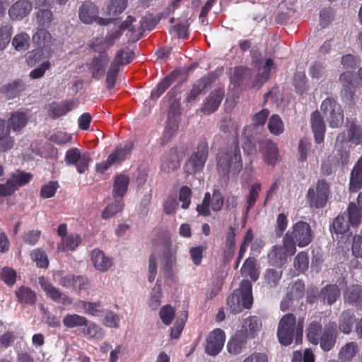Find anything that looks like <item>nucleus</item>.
<instances>
[{
    "label": "nucleus",
    "instance_id": "f257e3e1",
    "mask_svg": "<svg viewBox=\"0 0 362 362\" xmlns=\"http://www.w3.org/2000/svg\"><path fill=\"white\" fill-rule=\"evenodd\" d=\"M216 165L218 173L222 177L228 176L231 170L240 171L243 163L237 137L230 146L219 151Z\"/></svg>",
    "mask_w": 362,
    "mask_h": 362
},
{
    "label": "nucleus",
    "instance_id": "f03ea898",
    "mask_svg": "<svg viewBox=\"0 0 362 362\" xmlns=\"http://www.w3.org/2000/svg\"><path fill=\"white\" fill-rule=\"evenodd\" d=\"M269 112L263 109L252 117L253 124L244 128L242 136L243 139V148L247 154H251L255 148V144L259 139V127L264 125Z\"/></svg>",
    "mask_w": 362,
    "mask_h": 362
},
{
    "label": "nucleus",
    "instance_id": "7ed1b4c3",
    "mask_svg": "<svg viewBox=\"0 0 362 362\" xmlns=\"http://www.w3.org/2000/svg\"><path fill=\"white\" fill-rule=\"evenodd\" d=\"M209 151L206 139H200L194 152L184 165L185 173L188 175H193L202 171L209 157Z\"/></svg>",
    "mask_w": 362,
    "mask_h": 362
},
{
    "label": "nucleus",
    "instance_id": "20e7f679",
    "mask_svg": "<svg viewBox=\"0 0 362 362\" xmlns=\"http://www.w3.org/2000/svg\"><path fill=\"white\" fill-rule=\"evenodd\" d=\"M330 185L325 179H320L314 187L308 189L306 199L311 209H322L328 201Z\"/></svg>",
    "mask_w": 362,
    "mask_h": 362
},
{
    "label": "nucleus",
    "instance_id": "39448f33",
    "mask_svg": "<svg viewBox=\"0 0 362 362\" xmlns=\"http://www.w3.org/2000/svg\"><path fill=\"white\" fill-rule=\"evenodd\" d=\"M277 337L283 346H288L295 339L296 343L297 329L296 328V316L292 313L284 315L279 322Z\"/></svg>",
    "mask_w": 362,
    "mask_h": 362
},
{
    "label": "nucleus",
    "instance_id": "423d86ee",
    "mask_svg": "<svg viewBox=\"0 0 362 362\" xmlns=\"http://www.w3.org/2000/svg\"><path fill=\"white\" fill-rule=\"evenodd\" d=\"M32 178L33 175L30 173L20 170L11 173L5 183L0 184V197L11 196L20 187L29 183Z\"/></svg>",
    "mask_w": 362,
    "mask_h": 362
},
{
    "label": "nucleus",
    "instance_id": "0eeeda50",
    "mask_svg": "<svg viewBox=\"0 0 362 362\" xmlns=\"http://www.w3.org/2000/svg\"><path fill=\"white\" fill-rule=\"evenodd\" d=\"M321 110L330 127L337 128L341 126L344 122V111L335 99H325L321 104Z\"/></svg>",
    "mask_w": 362,
    "mask_h": 362
},
{
    "label": "nucleus",
    "instance_id": "6e6552de",
    "mask_svg": "<svg viewBox=\"0 0 362 362\" xmlns=\"http://www.w3.org/2000/svg\"><path fill=\"white\" fill-rule=\"evenodd\" d=\"M91 160L88 152L81 153L78 148H69L66 151L64 157L66 165L76 166L79 174H83L88 170Z\"/></svg>",
    "mask_w": 362,
    "mask_h": 362
},
{
    "label": "nucleus",
    "instance_id": "1a4fd4ad",
    "mask_svg": "<svg viewBox=\"0 0 362 362\" xmlns=\"http://www.w3.org/2000/svg\"><path fill=\"white\" fill-rule=\"evenodd\" d=\"M297 242L299 247L308 246L313 240V231L309 223L299 221L287 232Z\"/></svg>",
    "mask_w": 362,
    "mask_h": 362
},
{
    "label": "nucleus",
    "instance_id": "9d476101",
    "mask_svg": "<svg viewBox=\"0 0 362 362\" xmlns=\"http://www.w3.org/2000/svg\"><path fill=\"white\" fill-rule=\"evenodd\" d=\"M59 284L66 288H71L78 293L87 291L90 287V283L87 276L83 275L66 274L59 279Z\"/></svg>",
    "mask_w": 362,
    "mask_h": 362
},
{
    "label": "nucleus",
    "instance_id": "9b49d317",
    "mask_svg": "<svg viewBox=\"0 0 362 362\" xmlns=\"http://www.w3.org/2000/svg\"><path fill=\"white\" fill-rule=\"evenodd\" d=\"M226 340L225 332L220 328L212 330L206 339L205 352L210 356H216L222 350Z\"/></svg>",
    "mask_w": 362,
    "mask_h": 362
},
{
    "label": "nucleus",
    "instance_id": "f8f14e48",
    "mask_svg": "<svg viewBox=\"0 0 362 362\" xmlns=\"http://www.w3.org/2000/svg\"><path fill=\"white\" fill-rule=\"evenodd\" d=\"M39 284L46 295L55 302H59L64 305H71L73 299L68 295L62 293L60 290L45 279V277L39 279Z\"/></svg>",
    "mask_w": 362,
    "mask_h": 362
},
{
    "label": "nucleus",
    "instance_id": "ddd939ff",
    "mask_svg": "<svg viewBox=\"0 0 362 362\" xmlns=\"http://www.w3.org/2000/svg\"><path fill=\"white\" fill-rule=\"evenodd\" d=\"M338 334L337 326L335 322H329L325 325L320 337V344L325 351H330L334 346Z\"/></svg>",
    "mask_w": 362,
    "mask_h": 362
},
{
    "label": "nucleus",
    "instance_id": "4468645a",
    "mask_svg": "<svg viewBox=\"0 0 362 362\" xmlns=\"http://www.w3.org/2000/svg\"><path fill=\"white\" fill-rule=\"evenodd\" d=\"M259 150L262 154L264 161L268 165L274 166L279 160V149L276 145L268 139L257 140Z\"/></svg>",
    "mask_w": 362,
    "mask_h": 362
},
{
    "label": "nucleus",
    "instance_id": "2eb2a0df",
    "mask_svg": "<svg viewBox=\"0 0 362 362\" xmlns=\"http://www.w3.org/2000/svg\"><path fill=\"white\" fill-rule=\"evenodd\" d=\"M247 339L248 336L246 331H243V329L237 331L227 344L228 352L233 355L240 354L245 349Z\"/></svg>",
    "mask_w": 362,
    "mask_h": 362
},
{
    "label": "nucleus",
    "instance_id": "dca6fc26",
    "mask_svg": "<svg viewBox=\"0 0 362 362\" xmlns=\"http://www.w3.org/2000/svg\"><path fill=\"white\" fill-rule=\"evenodd\" d=\"M32 8L29 0H18L10 7L8 15L12 20H21L30 13Z\"/></svg>",
    "mask_w": 362,
    "mask_h": 362
},
{
    "label": "nucleus",
    "instance_id": "f3484780",
    "mask_svg": "<svg viewBox=\"0 0 362 362\" xmlns=\"http://www.w3.org/2000/svg\"><path fill=\"white\" fill-rule=\"evenodd\" d=\"M98 14V7L94 3L89 1H84L78 10V17L86 24H90L95 21Z\"/></svg>",
    "mask_w": 362,
    "mask_h": 362
},
{
    "label": "nucleus",
    "instance_id": "a211bd4d",
    "mask_svg": "<svg viewBox=\"0 0 362 362\" xmlns=\"http://www.w3.org/2000/svg\"><path fill=\"white\" fill-rule=\"evenodd\" d=\"M223 89L218 88L214 91H212L206 98V102L202 107V112H203L204 115H209L215 112L219 107L221 101L223 99Z\"/></svg>",
    "mask_w": 362,
    "mask_h": 362
},
{
    "label": "nucleus",
    "instance_id": "6ab92c4d",
    "mask_svg": "<svg viewBox=\"0 0 362 362\" xmlns=\"http://www.w3.org/2000/svg\"><path fill=\"white\" fill-rule=\"evenodd\" d=\"M214 81L213 74H208L197 81L192 86L189 93L187 96V102L195 100L197 97L205 93L206 89L211 85Z\"/></svg>",
    "mask_w": 362,
    "mask_h": 362
},
{
    "label": "nucleus",
    "instance_id": "aec40b11",
    "mask_svg": "<svg viewBox=\"0 0 362 362\" xmlns=\"http://www.w3.org/2000/svg\"><path fill=\"white\" fill-rule=\"evenodd\" d=\"M341 296V291L337 284H329L321 288L318 293L319 299L329 305H333Z\"/></svg>",
    "mask_w": 362,
    "mask_h": 362
},
{
    "label": "nucleus",
    "instance_id": "412c9836",
    "mask_svg": "<svg viewBox=\"0 0 362 362\" xmlns=\"http://www.w3.org/2000/svg\"><path fill=\"white\" fill-rule=\"evenodd\" d=\"M345 303L354 305L358 309L362 308V286L353 284L346 288L344 292Z\"/></svg>",
    "mask_w": 362,
    "mask_h": 362
},
{
    "label": "nucleus",
    "instance_id": "4be33fe9",
    "mask_svg": "<svg viewBox=\"0 0 362 362\" xmlns=\"http://www.w3.org/2000/svg\"><path fill=\"white\" fill-rule=\"evenodd\" d=\"M362 189V156H361L354 165L350 173L349 190L350 192H356Z\"/></svg>",
    "mask_w": 362,
    "mask_h": 362
},
{
    "label": "nucleus",
    "instance_id": "5701e85b",
    "mask_svg": "<svg viewBox=\"0 0 362 362\" xmlns=\"http://www.w3.org/2000/svg\"><path fill=\"white\" fill-rule=\"evenodd\" d=\"M311 126L315 142L319 144L322 143L325 138V124L317 110L314 111L311 115Z\"/></svg>",
    "mask_w": 362,
    "mask_h": 362
},
{
    "label": "nucleus",
    "instance_id": "b1692460",
    "mask_svg": "<svg viewBox=\"0 0 362 362\" xmlns=\"http://www.w3.org/2000/svg\"><path fill=\"white\" fill-rule=\"evenodd\" d=\"M98 57H95L90 64L92 77L99 79L105 73V67L109 61V57L105 52H99Z\"/></svg>",
    "mask_w": 362,
    "mask_h": 362
},
{
    "label": "nucleus",
    "instance_id": "393cba45",
    "mask_svg": "<svg viewBox=\"0 0 362 362\" xmlns=\"http://www.w3.org/2000/svg\"><path fill=\"white\" fill-rule=\"evenodd\" d=\"M173 107V106L172 105L168 115L167 124L163 132V140L165 142L169 141L174 136L179 127L177 117L180 115V112H172Z\"/></svg>",
    "mask_w": 362,
    "mask_h": 362
},
{
    "label": "nucleus",
    "instance_id": "a878e982",
    "mask_svg": "<svg viewBox=\"0 0 362 362\" xmlns=\"http://www.w3.org/2000/svg\"><path fill=\"white\" fill-rule=\"evenodd\" d=\"M76 105V103L74 100H66L60 103H53L49 110V115L53 119L64 116Z\"/></svg>",
    "mask_w": 362,
    "mask_h": 362
},
{
    "label": "nucleus",
    "instance_id": "bb28decb",
    "mask_svg": "<svg viewBox=\"0 0 362 362\" xmlns=\"http://www.w3.org/2000/svg\"><path fill=\"white\" fill-rule=\"evenodd\" d=\"M252 288V284L249 280H243L240 288L236 290L240 296V304L243 305V310L250 308L253 303Z\"/></svg>",
    "mask_w": 362,
    "mask_h": 362
},
{
    "label": "nucleus",
    "instance_id": "cd10ccee",
    "mask_svg": "<svg viewBox=\"0 0 362 362\" xmlns=\"http://www.w3.org/2000/svg\"><path fill=\"white\" fill-rule=\"evenodd\" d=\"M17 300L21 304L34 305L37 301L35 291L25 286H21L15 291Z\"/></svg>",
    "mask_w": 362,
    "mask_h": 362
},
{
    "label": "nucleus",
    "instance_id": "c85d7f7f",
    "mask_svg": "<svg viewBox=\"0 0 362 362\" xmlns=\"http://www.w3.org/2000/svg\"><path fill=\"white\" fill-rule=\"evenodd\" d=\"M91 260L95 268L100 272H106L112 266V259L105 256L104 252L98 249H95L91 252Z\"/></svg>",
    "mask_w": 362,
    "mask_h": 362
},
{
    "label": "nucleus",
    "instance_id": "c756f323",
    "mask_svg": "<svg viewBox=\"0 0 362 362\" xmlns=\"http://www.w3.org/2000/svg\"><path fill=\"white\" fill-rule=\"evenodd\" d=\"M129 184V177L125 175H117L115 177L112 196L115 199H122L126 194Z\"/></svg>",
    "mask_w": 362,
    "mask_h": 362
},
{
    "label": "nucleus",
    "instance_id": "7c9ffc66",
    "mask_svg": "<svg viewBox=\"0 0 362 362\" xmlns=\"http://www.w3.org/2000/svg\"><path fill=\"white\" fill-rule=\"evenodd\" d=\"M9 126L6 125L4 119H0V152H5L11 149L14 144V139L10 136Z\"/></svg>",
    "mask_w": 362,
    "mask_h": 362
},
{
    "label": "nucleus",
    "instance_id": "2f4dec72",
    "mask_svg": "<svg viewBox=\"0 0 362 362\" xmlns=\"http://www.w3.org/2000/svg\"><path fill=\"white\" fill-rule=\"evenodd\" d=\"M177 77L176 71H172L167 76H165L160 82L158 83L151 93V99H158L175 81Z\"/></svg>",
    "mask_w": 362,
    "mask_h": 362
},
{
    "label": "nucleus",
    "instance_id": "473e14b6",
    "mask_svg": "<svg viewBox=\"0 0 362 362\" xmlns=\"http://www.w3.org/2000/svg\"><path fill=\"white\" fill-rule=\"evenodd\" d=\"M355 322V315L352 311L350 310L343 311L339 318V330L344 334H349Z\"/></svg>",
    "mask_w": 362,
    "mask_h": 362
},
{
    "label": "nucleus",
    "instance_id": "72a5a7b5",
    "mask_svg": "<svg viewBox=\"0 0 362 362\" xmlns=\"http://www.w3.org/2000/svg\"><path fill=\"white\" fill-rule=\"evenodd\" d=\"M122 32L119 28L116 30L108 32L103 40L99 45H94L93 49L95 52H100L102 49L105 52L112 46L114 45L115 42L120 38L122 35Z\"/></svg>",
    "mask_w": 362,
    "mask_h": 362
},
{
    "label": "nucleus",
    "instance_id": "f704fd0d",
    "mask_svg": "<svg viewBox=\"0 0 362 362\" xmlns=\"http://www.w3.org/2000/svg\"><path fill=\"white\" fill-rule=\"evenodd\" d=\"M268 261L272 265L281 267L287 260V255L284 252L281 245H274L268 253Z\"/></svg>",
    "mask_w": 362,
    "mask_h": 362
},
{
    "label": "nucleus",
    "instance_id": "c9c22d12",
    "mask_svg": "<svg viewBox=\"0 0 362 362\" xmlns=\"http://www.w3.org/2000/svg\"><path fill=\"white\" fill-rule=\"evenodd\" d=\"M305 332L308 341L313 345H317L323 332L321 323L317 321L311 322L308 325Z\"/></svg>",
    "mask_w": 362,
    "mask_h": 362
},
{
    "label": "nucleus",
    "instance_id": "e433bc0d",
    "mask_svg": "<svg viewBox=\"0 0 362 362\" xmlns=\"http://www.w3.org/2000/svg\"><path fill=\"white\" fill-rule=\"evenodd\" d=\"M28 122L27 115L21 111L13 112L8 121V125L14 132H19L25 127Z\"/></svg>",
    "mask_w": 362,
    "mask_h": 362
},
{
    "label": "nucleus",
    "instance_id": "4c0bfd02",
    "mask_svg": "<svg viewBox=\"0 0 362 362\" xmlns=\"http://www.w3.org/2000/svg\"><path fill=\"white\" fill-rule=\"evenodd\" d=\"M81 237L76 233H71L61 240V243L57 245L59 251L65 252L67 250H74L81 243Z\"/></svg>",
    "mask_w": 362,
    "mask_h": 362
},
{
    "label": "nucleus",
    "instance_id": "58836bf2",
    "mask_svg": "<svg viewBox=\"0 0 362 362\" xmlns=\"http://www.w3.org/2000/svg\"><path fill=\"white\" fill-rule=\"evenodd\" d=\"M349 227L346 214L344 212L334 218L332 224L330 226V232L336 234H344L349 230Z\"/></svg>",
    "mask_w": 362,
    "mask_h": 362
},
{
    "label": "nucleus",
    "instance_id": "ea45409f",
    "mask_svg": "<svg viewBox=\"0 0 362 362\" xmlns=\"http://www.w3.org/2000/svg\"><path fill=\"white\" fill-rule=\"evenodd\" d=\"M79 305L87 315L94 317H101L103 316L105 313V310L103 308V305L100 301L90 302L80 300Z\"/></svg>",
    "mask_w": 362,
    "mask_h": 362
},
{
    "label": "nucleus",
    "instance_id": "a19ab883",
    "mask_svg": "<svg viewBox=\"0 0 362 362\" xmlns=\"http://www.w3.org/2000/svg\"><path fill=\"white\" fill-rule=\"evenodd\" d=\"M282 270L267 269L264 273V284L269 288L277 287L282 277Z\"/></svg>",
    "mask_w": 362,
    "mask_h": 362
},
{
    "label": "nucleus",
    "instance_id": "79ce46f5",
    "mask_svg": "<svg viewBox=\"0 0 362 362\" xmlns=\"http://www.w3.org/2000/svg\"><path fill=\"white\" fill-rule=\"evenodd\" d=\"M243 328L247 332L248 337L254 338L262 328V321L257 316H250L244 320Z\"/></svg>",
    "mask_w": 362,
    "mask_h": 362
},
{
    "label": "nucleus",
    "instance_id": "37998d69",
    "mask_svg": "<svg viewBox=\"0 0 362 362\" xmlns=\"http://www.w3.org/2000/svg\"><path fill=\"white\" fill-rule=\"evenodd\" d=\"M350 226L357 228L362 222V211L358 210L356 203L350 202L345 211Z\"/></svg>",
    "mask_w": 362,
    "mask_h": 362
},
{
    "label": "nucleus",
    "instance_id": "c03bdc74",
    "mask_svg": "<svg viewBox=\"0 0 362 362\" xmlns=\"http://www.w3.org/2000/svg\"><path fill=\"white\" fill-rule=\"evenodd\" d=\"M180 167L178 155L175 151H170L162 160V170L169 173L177 169Z\"/></svg>",
    "mask_w": 362,
    "mask_h": 362
},
{
    "label": "nucleus",
    "instance_id": "a18cd8bd",
    "mask_svg": "<svg viewBox=\"0 0 362 362\" xmlns=\"http://www.w3.org/2000/svg\"><path fill=\"white\" fill-rule=\"evenodd\" d=\"M134 148V144L132 141H128L124 144L123 147L116 148L110 156L115 163H120L127 159L130 155Z\"/></svg>",
    "mask_w": 362,
    "mask_h": 362
},
{
    "label": "nucleus",
    "instance_id": "49530a36",
    "mask_svg": "<svg viewBox=\"0 0 362 362\" xmlns=\"http://www.w3.org/2000/svg\"><path fill=\"white\" fill-rule=\"evenodd\" d=\"M134 54L129 48H123L117 51L113 61L111 64H116L120 69V66H124L132 62Z\"/></svg>",
    "mask_w": 362,
    "mask_h": 362
},
{
    "label": "nucleus",
    "instance_id": "de8ad7c7",
    "mask_svg": "<svg viewBox=\"0 0 362 362\" xmlns=\"http://www.w3.org/2000/svg\"><path fill=\"white\" fill-rule=\"evenodd\" d=\"M25 90V85L21 81H14L3 87V92L8 99L18 96Z\"/></svg>",
    "mask_w": 362,
    "mask_h": 362
},
{
    "label": "nucleus",
    "instance_id": "09e8293b",
    "mask_svg": "<svg viewBox=\"0 0 362 362\" xmlns=\"http://www.w3.org/2000/svg\"><path fill=\"white\" fill-rule=\"evenodd\" d=\"M63 324L67 328L83 327L88 325V319L78 314H67L63 319Z\"/></svg>",
    "mask_w": 362,
    "mask_h": 362
},
{
    "label": "nucleus",
    "instance_id": "8fccbe9b",
    "mask_svg": "<svg viewBox=\"0 0 362 362\" xmlns=\"http://www.w3.org/2000/svg\"><path fill=\"white\" fill-rule=\"evenodd\" d=\"M124 202L122 199H115V201L108 204L103 211L101 216L103 219L107 220L114 216L117 213L122 211L124 209Z\"/></svg>",
    "mask_w": 362,
    "mask_h": 362
},
{
    "label": "nucleus",
    "instance_id": "3c124183",
    "mask_svg": "<svg viewBox=\"0 0 362 362\" xmlns=\"http://www.w3.org/2000/svg\"><path fill=\"white\" fill-rule=\"evenodd\" d=\"M262 185L259 182L254 183L251 185L249 192L246 197V213L255 206L256 201L261 191Z\"/></svg>",
    "mask_w": 362,
    "mask_h": 362
},
{
    "label": "nucleus",
    "instance_id": "603ef678",
    "mask_svg": "<svg viewBox=\"0 0 362 362\" xmlns=\"http://www.w3.org/2000/svg\"><path fill=\"white\" fill-rule=\"evenodd\" d=\"M52 40V35L46 29H38L33 36V41L43 48L49 47Z\"/></svg>",
    "mask_w": 362,
    "mask_h": 362
},
{
    "label": "nucleus",
    "instance_id": "864d4df0",
    "mask_svg": "<svg viewBox=\"0 0 362 362\" xmlns=\"http://www.w3.org/2000/svg\"><path fill=\"white\" fill-rule=\"evenodd\" d=\"M128 0H111L107 5V14L116 16L122 13L127 8Z\"/></svg>",
    "mask_w": 362,
    "mask_h": 362
},
{
    "label": "nucleus",
    "instance_id": "5fc2aeb1",
    "mask_svg": "<svg viewBox=\"0 0 362 362\" xmlns=\"http://www.w3.org/2000/svg\"><path fill=\"white\" fill-rule=\"evenodd\" d=\"M305 293V284L303 281L298 280L290 285L286 294L293 300H298L301 299Z\"/></svg>",
    "mask_w": 362,
    "mask_h": 362
},
{
    "label": "nucleus",
    "instance_id": "6e6d98bb",
    "mask_svg": "<svg viewBox=\"0 0 362 362\" xmlns=\"http://www.w3.org/2000/svg\"><path fill=\"white\" fill-rule=\"evenodd\" d=\"M227 306L231 313L235 314L243 311L240 304V296L238 291H234L227 298Z\"/></svg>",
    "mask_w": 362,
    "mask_h": 362
},
{
    "label": "nucleus",
    "instance_id": "4d7b16f0",
    "mask_svg": "<svg viewBox=\"0 0 362 362\" xmlns=\"http://www.w3.org/2000/svg\"><path fill=\"white\" fill-rule=\"evenodd\" d=\"M307 78L304 72H297L293 76V84L296 92L302 95L308 90Z\"/></svg>",
    "mask_w": 362,
    "mask_h": 362
},
{
    "label": "nucleus",
    "instance_id": "13d9d810",
    "mask_svg": "<svg viewBox=\"0 0 362 362\" xmlns=\"http://www.w3.org/2000/svg\"><path fill=\"white\" fill-rule=\"evenodd\" d=\"M188 317V313L187 311H184L181 313L180 317L179 319H177L174 324L173 327L171 328L170 332V337L173 339H177L179 338L180 335L181 334L185 325L186 323V321Z\"/></svg>",
    "mask_w": 362,
    "mask_h": 362
},
{
    "label": "nucleus",
    "instance_id": "bf43d9fd",
    "mask_svg": "<svg viewBox=\"0 0 362 362\" xmlns=\"http://www.w3.org/2000/svg\"><path fill=\"white\" fill-rule=\"evenodd\" d=\"M349 139L355 144H360L362 142V128L354 122L350 123L348 128Z\"/></svg>",
    "mask_w": 362,
    "mask_h": 362
},
{
    "label": "nucleus",
    "instance_id": "052dcab7",
    "mask_svg": "<svg viewBox=\"0 0 362 362\" xmlns=\"http://www.w3.org/2000/svg\"><path fill=\"white\" fill-rule=\"evenodd\" d=\"M358 351V345L356 342L347 343L339 352L340 358L344 361H351Z\"/></svg>",
    "mask_w": 362,
    "mask_h": 362
},
{
    "label": "nucleus",
    "instance_id": "680f3d73",
    "mask_svg": "<svg viewBox=\"0 0 362 362\" xmlns=\"http://www.w3.org/2000/svg\"><path fill=\"white\" fill-rule=\"evenodd\" d=\"M16 272L8 267H4L0 272V279L3 281L7 286H13L16 282Z\"/></svg>",
    "mask_w": 362,
    "mask_h": 362
},
{
    "label": "nucleus",
    "instance_id": "e2e57ef3",
    "mask_svg": "<svg viewBox=\"0 0 362 362\" xmlns=\"http://www.w3.org/2000/svg\"><path fill=\"white\" fill-rule=\"evenodd\" d=\"M30 44V37L27 33H23L16 35L12 41V45L16 50H26Z\"/></svg>",
    "mask_w": 362,
    "mask_h": 362
},
{
    "label": "nucleus",
    "instance_id": "0e129e2a",
    "mask_svg": "<svg viewBox=\"0 0 362 362\" xmlns=\"http://www.w3.org/2000/svg\"><path fill=\"white\" fill-rule=\"evenodd\" d=\"M12 27L9 24L2 25L0 27V50L4 49L11 41Z\"/></svg>",
    "mask_w": 362,
    "mask_h": 362
},
{
    "label": "nucleus",
    "instance_id": "69168bd1",
    "mask_svg": "<svg viewBox=\"0 0 362 362\" xmlns=\"http://www.w3.org/2000/svg\"><path fill=\"white\" fill-rule=\"evenodd\" d=\"M309 258L308 252H300L295 257L293 266L300 272H305L308 268Z\"/></svg>",
    "mask_w": 362,
    "mask_h": 362
},
{
    "label": "nucleus",
    "instance_id": "338daca9",
    "mask_svg": "<svg viewBox=\"0 0 362 362\" xmlns=\"http://www.w3.org/2000/svg\"><path fill=\"white\" fill-rule=\"evenodd\" d=\"M175 315V311L170 305L163 306L159 311L160 318L165 325H170L172 323Z\"/></svg>",
    "mask_w": 362,
    "mask_h": 362
},
{
    "label": "nucleus",
    "instance_id": "774afa93",
    "mask_svg": "<svg viewBox=\"0 0 362 362\" xmlns=\"http://www.w3.org/2000/svg\"><path fill=\"white\" fill-rule=\"evenodd\" d=\"M268 128L269 132L275 135H279L284 132V124L277 115H273L269 121Z\"/></svg>",
    "mask_w": 362,
    "mask_h": 362
}]
</instances>
